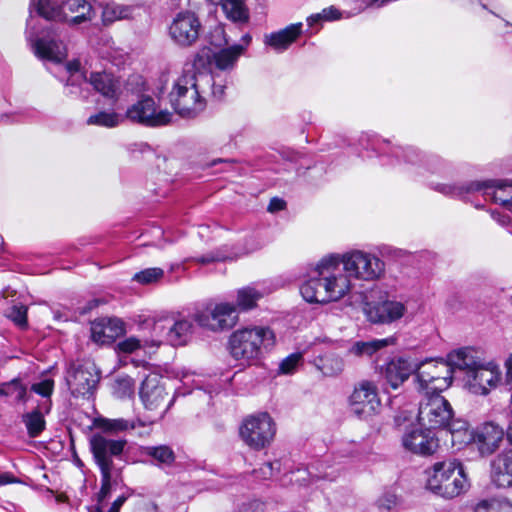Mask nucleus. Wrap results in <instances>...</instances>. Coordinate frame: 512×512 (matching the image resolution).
<instances>
[{"label":"nucleus","instance_id":"obj_1","mask_svg":"<svg viewBox=\"0 0 512 512\" xmlns=\"http://www.w3.org/2000/svg\"><path fill=\"white\" fill-rule=\"evenodd\" d=\"M385 271L381 258L363 250L328 255L308 272L300 293L310 303L337 301L350 291L351 279L377 281L384 277Z\"/></svg>","mask_w":512,"mask_h":512},{"label":"nucleus","instance_id":"obj_2","mask_svg":"<svg viewBox=\"0 0 512 512\" xmlns=\"http://www.w3.org/2000/svg\"><path fill=\"white\" fill-rule=\"evenodd\" d=\"M226 87V81H217L214 74L187 65L173 83L169 102L182 118H195L206 109L207 97L221 100Z\"/></svg>","mask_w":512,"mask_h":512},{"label":"nucleus","instance_id":"obj_3","mask_svg":"<svg viewBox=\"0 0 512 512\" xmlns=\"http://www.w3.org/2000/svg\"><path fill=\"white\" fill-rule=\"evenodd\" d=\"M276 345L274 331L265 326H254L234 331L229 338L232 358L242 366H253Z\"/></svg>","mask_w":512,"mask_h":512},{"label":"nucleus","instance_id":"obj_4","mask_svg":"<svg viewBox=\"0 0 512 512\" xmlns=\"http://www.w3.org/2000/svg\"><path fill=\"white\" fill-rule=\"evenodd\" d=\"M359 144L366 150L372 149L376 153H389L396 157L407 171H414L423 175L425 171L438 173L444 167V161L437 155L424 156L412 146L392 144L389 140L371 138L368 134L361 135Z\"/></svg>","mask_w":512,"mask_h":512},{"label":"nucleus","instance_id":"obj_5","mask_svg":"<svg viewBox=\"0 0 512 512\" xmlns=\"http://www.w3.org/2000/svg\"><path fill=\"white\" fill-rule=\"evenodd\" d=\"M30 11L54 21L77 25L91 20L93 9L87 0H31Z\"/></svg>","mask_w":512,"mask_h":512},{"label":"nucleus","instance_id":"obj_6","mask_svg":"<svg viewBox=\"0 0 512 512\" xmlns=\"http://www.w3.org/2000/svg\"><path fill=\"white\" fill-rule=\"evenodd\" d=\"M415 379L419 392L442 393L452 385L453 370L448 359L415 362Z\"/></svg>","mask_w":512,"mask_h":512},{"label":"nucleus","instance_id":"obj_7","mask_svg":"<svg viewBox=\"0 0 512 512\" xmlns=\"http://www.w3.org/2000/svg\"><path fill=\"white\" fill-rule=\"evenodd\" d=\"M276 435V424L267 412L246 417L239 427V436L249 448L263 450L271 445Z\"/></svg>","mask_w":512,"mask_h":512},{"label":"nucleus","instance_id":"obj_8","mask_svg":"<svg viewBox=\"0 0 512 512\" xmlns=\"http://www.w3.org/2000/svg\"><path fill=\"white\" fill-rule=\"evenodd\" d=\"M453 416L451 404L441 393L423 394L418 410V421L423 428H445Z\"/></svg>","mask_w":512,"mask_h":512},{"label":"nucleus","instance_id":"obj_9","mask_svg":"<svg viewBox=\"0 0 512 512\" xmlns=\"http://www.w3.org/2000/svg\"><path fill=\"white\" fill-rule=\"evenodd\" d=\"M439 192L450 196H461L464 193L481 191L483 196L495 203L507 206L512 212V184L498 181H476L466 187L450 184H439L436 188Z\"/></svg>","mask_w":512,"mask_h":512},{"label":"nucleus","instance_id":"obj_10","mask_svg":"<svg viewBox=\"0 0 512 512\" xmlns=\"http://www.w3.org/2000/svg\"><path fill=\"white\" fill-rule=\"evenodd\" d=\"M152 343L158 347L162 341L172 346H183L188 343L193 333V323L188 319H176L170 315L159 316L153 323Z\"/></svg>","mask_w":512,"mask_h":512},{"label":"nucleus","instance_id":"obj_11","mask_svg":"<svg viewBox=\"0 0 512 512\" xmlns=\"http://www.w3.org/2000/svg\"><path fill=\"white\" fill-rule=\"evenodd\" d=\"M127 444L125 439H110L101 434H95L90 439V448L95 463L99 467L102 480H111L113 473V457H119Z\"/></svg>","mask_w":512,"mask_h":512},{"label":"nucleus","instance_id":"obj_12","mask_svg":"<svg viewBox=\"0 0 512 512\" xmlns=\"http://www.w3.org/2000/svg\"><path fill=\"white\" fill-rule=\"evenodd\" d=\"M125 117L134 123L158 127L169 124L173 114L167 109H159L151 96H142L127 109Z\"/></svg>","mask_w":512,"mask_h":512},{"label":"nucleus","instance_id":"obj_13","mask_svg":"<svg viewBox=\"0 0 512 512\" xmlns=\"http://www.w3.org/2000/svg\"><path fill=\"white\" fill-rule=\"evenodd\" d=\"M202 24L192 11H181L175 15L170 26L169 35L173 42L181 47H189L196 43Z\"/></svg>","mask_w":512,"mask_h":512},{"label":"nucleus","instance_id":"obj_14","mask_svg":"<svg viewBox=\"0 0 512 512\" xmlns=\"http://www.w3.org/2000/svg\"><path fill=\"white\" fill-rule=\"evenodd\" d=\"M195 322L211 331L231 329L238 321L237 307L231 303H219L212 309L197 312Z\"/></svg>","mask_w":512,"mask_h":512},{"label":"nucleus","instance_id":"obj_15","mask_svg":"<svg viewBox=\"0 0 512 512\" xmlns=\"http://www.w3.org/2000/svg\"><path fill=\"white\" fill-rule=\"evenodd\" d=\"M100 376L92 362L73 364L67 372V383L74 396L92 395Z\"/></svg>","mask_w":512,"mask_h":512},{"label":"nucleus","instance_id":"obj_16","mask_svg":"<svg viewBox=\"0 0 512 512\" xmlns=\"http://www.w3.org/2000/svg\"><path fill=\"white\" fill-rule=\"evenodd\" d=\"M167 393L162 385L158 384L157 377L146 378L140 388V398L146 410L156 412L154 417H148L144 422L146 426L152 425L155 421L163 418L166 411L172 404V400L164 406Z\"/></svg>","mask_w":512,"mask_h":512},{"label":"nucleus","instance_id":"obj_17","mask_svg":"<svg viewBox=\"0 0 512 512\" xmlns=\"http://www.w3.org/2000/svg\"><path fill=\"white\" fill-rule=\"evenodd\" d=\"M380 404L377 388L370 381L360 382L349 398L350 410L359 418L373 415Z\"/></svg>","mask_w":512,"mask_h":512},{"label":"nucleus","instance_id":"obj_18","mask_svg":"<svg viewBox=\"0 0 512 512\" xmlns=\"http://www.w3.org/2000/svg\"><path fill=\"white\" fill-rule=\"evenodd\" d=\"M502 371L494 362L482 363L466 377V387L475 395H487L501 381Z\"/></svg>","mask_w":512,"mask_h":512},{"label":"nucleus","instance_id":"obj_19","mask_svg":"<svg viewBox=\"0 0 512 512\" xmlns=\"http://www.w3.org/2000/svg\"><path fill=\"white\" fill-rule=\"evenodd\" d=\"M407 313L406 304L395 298H386L370 304L366 310L367 318L372 323L391 324L397 322Z\"/></svg>","mask_w":512,"mask_h":512},{"label":"nucleus","instance_id":"obj_20","mask_svg":"<svg viewBox=\"0 0 512 512\" xmlns=\"http://www.w3.org/2000/svg\"><path fill=\"white\" fill-rule=\"evenodd\" d=\"M473 434L475 438L473 443L477 445L482 456L493 454L505 437L503 427L493 421H487L477 426L473 430Z\"/></svg>","mask_w":512,"mask_h":512},{"label":"nucleus","instance_id":"obj_21","mask_svg":"<svg viewBox=\"0 0 512 512\" xmlns=\"http://www.w3.org/2000/svg\"><path fill=\"white\" fill-rule=\"evenodd\" d=\"M432 429H413L403 435L404 448L414 454L423 456L435 453L439 447V441Z\"/></svg>","mask_w":512,"mask_h":512},{"label":"nucleus","instance_id":"obj_22","mask_svg":"<svg viewBox=\"0 0 512 512\" xmlns=\"http://www.w3.org/2000/svg\"><path fill=\"white\" fill-rule=\"evenodd\" d=\"M412 373L415 374V363L403 357L392 358L381 368V375L393 389L399 388Z\"/></svg>","mask_w":512,"mask_h":512},{"label":"nucleus","instance_id":"obj_23","mask_svg":"<svg viewBox=\"0 0 512 512\" xmlns=\"http://www.w3.org/2000/svg\"><path fill=\"white\" fill-rule=\"evenodd\" d=\"M124 332V324L117 318H101L92 322L91 337L94 342L107 344Z\"/></svg>","mask_w":512,"mask_h":512},{"label":"nucleus","instance_id":"obj_24","mask_svg":"<svg viewBox=\"0 0 512 512\" xmlns=\"http://www.w3.org/2000/svg\"><path fill=\"white\" fill-rule=\"evenodd\" d=\"M302 33V23L290 24L284 29L266 34L264 44L278 53L287 50Z\"/></svg>","mask_w":512,"mask_h":512},{"label":"nucleus","instance_id":"obj_25","mask_svg":"<svg viewBox=\"0 0 512 512\" xmlns=\"http://www.w3.org/2000/svg\"><path fill=\"white\" fill-rule=\"evenodd\" d=\"M447 358L452 370L459 369L465 371L466 377L483 363L481 353L470 347L452 351L447 355Z\"/></svg>","mask_w":512,"mask_h":512},{"label":"nucleus","instance_id":"obj_26","mask_svg":"<svg viewBox=\"0 0 512 512\" xmlns=\"http://www.w3.org/2000/svg\"><path fill=\"white\" fill-rule=\"evenodd\" d=\"M244 53L245 46L231 45L214 52L211 56V64L220 71L231 72Z\"/></svg>","mask_w":512,"mask_h":512},{"label":"nucleus","instance_id":"obj_27","mask_svg":"<svg viewBox=\"0 0 512 512\" xmlns=\"http://www.w3.org/2000/svg\"><path fill=\"white\" fill-rule=\"evenodd\" d=\"M88 82L93 88L104 97L117 99L121 83L119 79L107 72H92Z\"/></svg>","mask_w":512,"mask_h":512},{"label":"nucleus","instance_id":"obj_28","mask_svg":"<svg viewBox=\"0 0 512 512\" xmlns=\"http://www.w3.org/2000/svg\"><path fill=\"white\" fill-rule=\"evenodd\" d=\"M51 406V400H44L39 403L33 411L23 415V422L30 437L39 436L45 429L46 422L44 415L50 412Z\"/></svg>","mask_w":512,"mask_h":512},{"label":"nucleus","instance_id":"obj_29","mask_svg":"<svg viewBox=\"0 0 512 512\" xmlns=\"http://www.w3.org/2000/svg\"><path fill=\"white\" fill-rule=\"evenodd\" d=\"M34 50L38 57L54 62H61L67 55L65 45L54 39L40 38L36 40Z\"/></svg>","mask_w":512,"mask_h":512},{"label":"nucleus","instance_id":"obj_30","mask_svg":"<svg viewBox=\"0 0 512 512\" xmlns=\"http://www.w3.org/2000/svg\"><path fill=\"white\" fill-rule=\"evenodd\" d=\"M431 477L434 480H459L466 479L465 468L457 459H447L437 462L432 467Z\"/></svg>","mask_w":512,"mask_h":512},{"label":"nucleus","instance_id":"obj_31","mask_svg":"<svg viewBox=\"0 0 512 512\" xmlns=\"http://www.w3.org/2000/svg\"><path fill=\"white\" fill-rule=\"evenodd\" d=\"M395 343L394 337L384 339H372L368 341H356L348 349V353L352 356L363 358L371 357L377 351Z\"/></svg>","mask_w":512,"mask_h":512},{"label":"nucleus","instance_id":"obj_32","mask_svg":"<svg viewBox=\"0 0 512 512\" xmlns=\"http://www.w3.org/2000/svg\"><path fill=\"white\" fill-rule=\"evenodd\" d=\"M470 488L469 482H426L425 489L436 496L451 499L466 492Z\"/></svg>","mask_w":512,"mask_h":512},{"label":"nucleus","instance_id":"obj_33","mask_svg":"<svg viewBox=\"0 0 512 512\" xmlns=\"http://www.w3.org/2000/svg\"><path fill=\"white\" fill-rule=\"evenodd\" d=\"M266 291L264 288L256 286H246L237 291L236 307L237 310L247 311L254 308L264 295Z\"/></svg>","mask_w":512,"mask_h":512},{"label":"nucleus","instance_id":"obj_34","mask_svg":"<svg viewBox=\"0 0 512 512\" xmlns=\"http://www.w3.org/2000/svg\"><path fill=\"white\" fill-rule=\"evenodd\" d=\"M99 427L107 432L117 433L128 429H136L137 427H146V423L140 419L126 420L123 418L108 419L103 418L99 421Z\"/></svg>","mask_w":512,"mask_h":512},{"label":"nucleus","instance_id":"obj_35","mask_svg":"<svg viewBox=\"0 0 512 512\" xmlns=\"http://www.w3.org/2000/svg\"><path fill=\"white\" fill-rule=\"evenodd\" d=\"M314 363L325 376L338 375L344 367L342 359L334 354L319 356L314 360Z\"/></svg>","mask_w":512,"mask_h":512},{"label":"nucleus","instance_id":"obj_36","mask_svg":"<svg viewBox=\"0 0 512 512\" xmlns=\"http://www.w3.org/2000/svg\"><path fill=\"white\" fill-rule=\"evenodd\" d=\"M88 79L84 75H72L65 85V94L72 98L86 99L89 95Z\"/></svg>","mask_w":512,"mask_h":512},{"label":"nucleus","instance_id":"obj_37","mask_svg":"<svg viewBox=\"0 0 512 512\" xmlns=\"http://www.w3.org/2000/svg\"><path fill=\"white\" fill-rule=\"evenodd\" d=\"M219 5L228 19L234 22H246L249 18L248 9L241 0H224Z\"/></svg>","mask_w":512,"mask_h":512},{"label":"nucleus","instance_id":"obj_38","mask_svg":"<svg viewBox=\"0 0 512 512\" xmlns=\"http://www.w3.org/2000/svg\"><path fill=\"white\" fill-rule=\"evenodd\" d=\"M123 120L124 117L114 111H99L93 115H90L86 123L88 125L114 128L118 126Z\"/></svg>","mask_w":512,"mask_h":512},{"label":"nucleus","instance_id":"obj_39","mask_svg":"<svg viewBox=\"0 0 512 512\" xmlns=\"http://www.w3.org/2000/svg\"><path fill=\"white\" fill-rule=\"evenodd\" d=\"M143 454L163 465H170L175 460L174 451L167 445L143 447Z\"/></svg>","mask_w":512,"mask_h":512},{"label":"nucleus","instance_id":"obj_40","mask_svg":"<svg viewBox=\"0 0 512 512\" xmlns=\"http://www.w3.org/2000/svg\"><path fill=\"white\" fill-rule=\"evenodd\" d=\"M491 471L495 476H509L512 478V451L497 455L491 462Z\"/></svg>","mask_w":512,"mask_h":512},{"label":"nucleus","instance_id":"obj_41","mask_svg":"<svg viewBox=\"0 0 512 512\" xmlns=\"http://www.w3.org/2000/svg\"><path fill=\"white\" fill-rule=\"evenodd\" d=\"M474 512H512V503L506 499H484L476 504Z\"/></svg>","mask_w":512,"mask_h":512},{"label":"nucleus","instance_id":"obj_42","mask_svg":"<svg viewBox=\"0 0 512 512\" xmlns=\"http://www.w3.org/2000/svg\"><path fill=\"white\" fill-rule=\"evenodd\" d=\"M0 395L11 397L16 401L26 402L28 400L27 388L18 379L0 385Z\"/></svg>","mask_w":512,"mask_h":512},{"label":"nucleus","instance_id":"obj_43","mask_svg":"<svg viewBox=\"0 0 512 512\" xmlns=\"http://www.w3.org/2000/svg\"><path fill=\"white\" fill-rule=\"evenodd\" d=\"M129 8L114 3L107 4L103 7L102 21L105 25L111 24L117 20L124 19L129 15Z\"/></svg>","mask_w":512,"mask_h":512},{"label":"nucleus","instance_id":"obj_44","mask_svg":"<svg viewBox=\"0 0 512 512\" xmlns=\"http://www.w3.org/2000/svg\"><path fill=\"white\" fill-rule=\"evenodd\" d=\"M116 347L120 353L130 354L141 348L155 346L152 343V339H138L132 336L119 341Z\"/></svg>","mask_w":512,"mask_h":512},{"label":"nucleus","instance_id":"obj_45","mask_svg":"<svg viewBox=\"0 0 512 512\" xmlns=\"http://www.w3.org/2000/svg\"><path fill=\"white\" fill-rule=\"evenodd\" d=\"M112 390L117 398L130 397L134 392V381L129 376L118 377L112 385Z\"/></svg>","mask_w":512,"mask_h":512},{"label":"nucleus","instance_id":"obj_46","mask_svg":"<svg viewBox=\"0 0 512 512\" xmlns=\"http://www.w3.org/2000/svg\"><path fill=\"white\" fill-rule=\"evenodd\" d=\"M164 276V271L161 268L153 267L144 269L133 276V280L143 284H153L158 282Z\"/></svg>","mask_w":512,"mask_h":512},{"label":"nucleus","instance_id":"obj_47","mask_svg":"<svg viewBox=\"0 0 512 512\" xmlns=\"http://www.w3.org/2000/svg\"><path fill=\"white\" fill-rule=\"evenodd\" d=\"M303 361V355L300 352L292 353L288 355L286 358H284L278 368L279 374L289 375L293 374L298 366Z\"/></svg>","mask_w":512,"mask_h":512},{"label":"nucleus","instance_id":"obj_48","mask_svg":"<svg viewBox=\"0 0 512 512\" xmlns=\"http://www.w3.org/2000/svg\"><path fill=\"white\" fill-rule=\"evenodd\" d=\"M399 505L400 500L393 493H384L377 499L375 503V506L379 512H396Z\"/></svg>","mask_w":512,"mask_h":512},{"label":"nucleus","instance_id":"obj_49","mask_svg":"<svg viewBox=\"0 0 512 512\" xmlns=\"http://www.w3.org/2000/svg\"><path fill=\"white\" fill-rule=\"evenodd\" d=\"M17 326L20 328L27 327V307L24 305H14L7 314Z\"/></svg>","mask_w":512,"mask_h":512},{"label":"nucleus","instance_id":"obj_50","mask_svg":"<svg viewBox=\"0 0 512 512\" xmlns=\"http://www.w3.org/2000/svg\"><path fill=\"white\" fill-rule=\"evenodd\" d=\"M227 259H230V255L223 249H217L207 253L206 255L193 258L195 262L203 265L218 261H225Z\"/></svg>","mask_w":512,"mask_h":512},{"label":"nucleus","instance_id":"obj_51","mask_svg":"<svg viewBox=\"0 0 512 512\" xmlns=\"http://www.w3.org/2000/svg\"><path fill=\"white\" fill-rule=\"evenodd\" d=\"M54 381L52 379H44L31 386V391L42 396L45 400H51L50 397L53 393Z\"/></svg>","mask_w":512,"mask_h":512},{"label":"nucleus","instance_id":"obj_52","mask_svg":"<svg viewBox=\"0 0 512 512\" xmlns=\"http://www.w3.org/2000/svg\"><path fill=\"white\" fill-rule=\"evenodd\" d=\"M119 482H102L100 491L96 495L97 505H101L116 491Z\"/></svg>","mask_w":512,"mask_h":512},{"label":"nucleus","instance_id":"obj_53","mask_svg":"<svg viewBox=\"0 0 512 512\" xmlns=\"http://www.w3.org/2000/svg\"><path fill=\"white\" fill-rule=\"evenodd\" d=\"M280 470V463L278 461L275 462H266L264 463L259 470H255V477H261L263 480H267L270 477L276 476L274 471Z\"/></svg>","mask_w":512,"mask_h":512},{"label":"nucleus","instance_id":"obj_54","mask_svg":"<svg viewBox=\"0 0 512 512\" xmlns=\"http://www.w3.org/2000/svg\"><path fill=\"white\" fill-rule=\"evenodd\" d=\"M130 496L129 493H122L117 496V498L113 501L111 507L106 512H119L125 501ZM89 512H105L103 510V506L95 505L88 508Z\"/></svg>","mask_w":512,"mask_h":512},{"label":"nucleus","instance_id":"obj_55","mask_svg":"<svg viewBox=\"0 0 512 512\" xmlns=\"http://www.w3.org/2000/svg\"><path fill=\"white\" fill-rule=\"evenodd\" d=\"M451 442L453 446L460 447L462 444H467L473 442L474 434L473 432H457L452 433Z\"/></svg>","mask_w":512,"mask_h":512},{"label":"nucleus","instance_id":"obj_56","mask_svg":"<svg viewBox=\"0 0 512 512\" xmlns=\"http://www.w3.org/2000/svg\"><path fill=\"white\" fill-rule=\"evenodd\" d=\"M445 429L449 430L448 432L450 435H452V433L457 432H471L466 421L461 419H455L454 416L452 417V420L450 421L449 425L445 427Z\"/></svg>","mask_w":512,"mask_h":512},{"label":"nucleus","instance_id":"obj_57","mask_svg":"<svg viewBox=\"0 0 512 512\" xmlns=\"http://www.w3.org/2000/svg\"><path fill=\"white\" fill-rule=\"evenodd\" d=\"M285 206L286 202L283 199L274 197L270 200L267 210L270 213H275L283 210Z\"/></svg>","mask_w":512,"mask_h":512},{"label":"nucleus","instance_id":"obj_58","mask_svg":"<svg viewBox=\"0 0 512 512\" xmlns=\"http://www.w3.org/2000/svg\"><path fill=\"white\" fill-rule=\"evenodd\" d=\"M321 13L325 21H332L340 18V12L332 6L323 9Z\"/></svg>","mask_w":512,"mask_h":512},{"label":"nucleus","instance_id":"obj_59","mask_svg":"<svg viewBox=\"0 0 512 512\" xmlns=\"http://www.w3.org/2000/svg\"><path fill=\"white\" fill-rule=\"evenodd\" d=\"M80 66H81L80 61L75 59V60L69 61L66 64V69L70 73V76H72V75H82L81 73H79Z\"/></svg>","mask_w":512,"mask_h":512},{"label":"nucleus","instance_id":"obj_60","mask_svg":"<svg viewBox=\"0 0 512 512\" xmlns=\"http://www.w3.org/2000/svg\"><path fill=\"white\" fill-rule=\"evenodd\" d=\"M46 497H55L56 502L58 503H64L68 500L67 496L64 493H56L54 490L46 488L44 490Z\"/></svg>","mask_w":512,"mask_h":512},{"label":"nucleus","instance_id":"obj_61","mask_svg":"<svg viewBox=\"0 0 512 512\" xmlns=\"http://www.w3.org/2000/svg\"><path fill=\"white\" fill-rule=\"evenodd\" d=\"M491 216L495 221H497L501 225H507L510 221L509 215L501 214L500 212L497 211H492Z\"/></svg>","mask_w":512,"mask_h":512},{"label":"nucleus","instance_id":"obj_62","mask_svg":"<svg viewBox=\"0 0 512 512\" xmlns=\"http://www.w3.org/2000/svg\"><path fill=\"white\" fill-rule=\"evenodd\" d=\"M322 21H325V20L322 16L321 12L317 13V14H313L307 18V23L309 26H314L316 24L321 23Z\"/></svg>","mask_w":512,"mask_h":512},{"label":"nucleus","instance_id":"obj_63","mask_svg":"<svg viewBox=\"0 0 512 512\" xmlns=\"http://www.w3.org/2000/svg\"><path fill=\"white\" fill-rule=\"evenodd\" d=\"M252 40V37L250 34L246 33L241 37V43L239 44H233V46H245V51L247 50L248 46L250 45Z\"/></svg>","mask_w":512,"mask_h":512},{"label":"nucleus","instance_id":"obj_64","mask_svg":"<svg viewBox=\"0 0 512 512\" xmlns=\"http://www.w3.org/2000/svg\"><path fill=\"white\" fill-rule=\"evenodd\" d=\"M297 473H298V474H300V475H299V476H297V479H296V480H301V481L306 480V474H307L306 470H300V469H298V470H297Z\"/></svg>","mask_w":512,"mask_h":512}]
</instances>
